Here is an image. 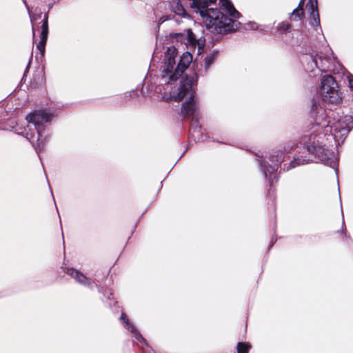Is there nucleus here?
Segmentation results:
<instances>
[{"instance_id": "f257e3e1", "label": "nucleus", "mask_w": 353, "mask_h": 353, "mask_svg": "<svg viewBox=\"0 0 353 353\" xmlns=\"http://www.w3.org/2000/svg\"><path fill=\"white\" fill-rule=\"evenodd\" d=\"M347 78L350 88L353 89V75L349 74ZM310 114L314 121V125L306 142L307 150L323 163L334 168L336 165L335 154L325 148L324 139H334L338 144L343 143L353 128V117H339V112L326 110L316 101L312 103Z\"/></svg>"}, {"instance_id": "f03ea898", "label": "nucleus", "mask_w": 353, "mask_h": 353, "mask_svg": "<svg viewBox=\"0 0 353 353\" xmlns=\"http://www.w3.org/2000/svg\"><path fill=\"white\" fill-rule=\"evenodd\" d=\"M196 79L194 75L192 77L185 76L182 79L176 92H173L171 97L174 101H181L185 98L183 103L180 114L183 117H192L190 124V137L194 141H203L201 126L199 122V103L195 97L194 86Z\"/></svg>"}, {"instance_id": "7ed1b4c3", "label": "nucleus", "mask_w": 353, "mask_h": 353, "mask_svg": "<svg viewBox=\"0 0 353 353\" xmlns=\"http://www.w3.org/2000/svg\"><path fill=\"white\" fill-rule=\"evenodd\" d=\"M216 0H192L190 7L199 13L206 28L214 34H225L238 28L235 21L214 8Z\"/></svg>"}, {"instance_id": "20e7f679", "label": "nucleus", "mask_w": 353, "mask_h": 353, "mask_svg": "<svg viewBox=\"0 0 353 353\" xmlns=\"http://www.w3.org/2000/svg\"><path fill=\"white\" fill-rule=\"evenodd\" d=\"M52 117V114L44 110H39L29 113L26 117L27 126L21 133L32 143L37 154L44 148L46 125L50 122Z\"/></svg>"}, {"instance_id": "39448f33", "label": "nucleus", "mask_w": 353, "mask_h": 353, "mask_svg": "<svg viewBox=\"0 0 353 353\" xmlns=\"http://www.w3.org/2000/svg\"><path fill=\"white\" fill-rule=\"evenodd\" d=\"M177 52L174 47H169L165 53V59L162 72V80L164 83L176 81L188 68L192 61L190 52H185L181 56L178 65L175 67Z\"/></svg>"}, {"instance_id": "423d86ee", "label": "nucleus", "mask_w": 353, "mask_h": 353, "mask_svg": "<svg viewBox=\"0 0 353 353\" xmlns=\"http://www.w3.org/2000/svg\"><path fill=\"white\" fill-rule=\"evenodd\" d=\"M338 88L335 79L331 75H325L321 80L319 92L324 102L338 104L341 101Z\"/></svg>"}, {"instance_id": "0eeeda50", "label": "nucleus", "mask_w": 353, "mask_h": 353, "mask_svg": "<svg viewBox=\"0 0 353 353\" xmlns=\"http://www.w3.org/2000/svg\"><path fill=\"white\" fill-rule=\"evenodd\" d=\"M269 160L272 163L271 165L262 160H259V164L264 176L268 179L270 186H272L278 166L285 160V153L283 150L274 151L270 155Z\"/></svg>"}, {"instance_id": "6e6552de", "label": "nucleus", "mask_w": 353, "mask_h": 353, "mask_svg": "<svg viewBox=\"0 0 353 353\" xmlns=\"http://www.w3.org/2000/svg\"><path fill=\"white\" fill-rule=\"evenodd\" d=\"M303 61L307 62L305 70L310 72H314V68H317L322 72L332 70V64L330 60L322 55H305Z\"/></svg>"}, {"instance_id": "1a4fd4ad", "label": "nucleus", "mask_w": 353, "mask_h": 353, "mask_svg": "<svg viewBox=\"0 0 353 353\" xmlns=\"http://www.w3.org/2000/svg\"><path fill=\"white\" fill-rule=\"evenodd\" d=\"M177 39L181 40L187 46L188 49L194 51L198 47V53L201 52L204 41L201 38L197 39L190 29L186 30L183 33L179 34Z\"/></svg>"}, {"instance_id": "9d476101", "label": "nucleus", "mask_w": 353, "mask_h": 353, "mask_svg": "<svg viewBox=\"0 0 353 353\" xmlns=\"http://www.w3.org/2000/svg\"><path fill=\"white\" fill-rule=\"evenodd\" d=\"M307 6L309 7L308 10L310 17L309 21L310 25L312 26L316 30H318V29L321 30L317 0H309Z\"/></svg>"}, {"instance_id": "9b49d317", "label": "nucleus", "mask_w": 353, "mask_h": 353, "mask_svg": "<svg viewBox=\"0 0 353 353\" xmlns=\"http://www.w3.org/2000/svg\"><path fill=\"white\" fill-rule=\"evenodd\" d=\"M48 17L47 14L43 15V18L41 19L42 25H41V32L40 41L37 45V48L39 50L42 55L44 54L45 52V47L48 39Z\"/></svg>"}, {"instance_id": "f8f14e48", "label": "nucleus", "mask_w": 353, "mask_h": 353, "mask_svg": "<svg viewBox=\"0 0 353 353\" xmlns=\"http://www.w3.org/2000/svg\"><path fill=\"white\" fill-rule=\"evenodd\" d=\"M66 273L81 285L91 288L92 283L82 272L74 268H68Z\"/></svg>"}, {"instance_id": "ddd939ff", "label": "nucleus", "mask_w": 353, "mask_h": 353, "mask_svg": "<svg viewBox=\"0 0 353 353\" xmlns=\"http://www.w3.org/2000/svg\"><path fill=\"white\" fill-rule=\"evenodd\" d=\"M121 319L125 323V328L130 330L134 335V337L137 341H140L141 343L146 345V341L142 336V335L137 330L134 325L129 321L125 313H122L121 315Z\"/></svg>"}, {"instance_id": "4468645a", "label": "nucleus", "mask_w": 353, "mask_h": 353, "mask_svg": "<svg viewBox=\"0 0 353 353\" xmlns=\"http://www.w3.org/2000/svg\"><path fill=\"white\" fill-rule=\"evenodd\" d=\"M221 7L229 14V15L234 19L240 17L241 14L235 9L233 4L230 0H219Z\"/></svg>"}, {"instance_id": "2eb2a0df", "label": "nucleus", "mask_w": 353, "mask_h": 353, "mask_svg": "<svg viewBox=\"0 0 353 353\" xmlns=\"http://www.w3.org/2000/svg\"><path fill=\"white\" fill-rule=\"evenodd\" d=\"M170 8L172 12H174L179 16L183 17H186L188 16L179 0H172L170 3Z\"/></svg>"}, {"instance_id": "dca6fc26", "label": "nucleus", "mask_w": 353, "mask_h": 353, "mask_svg": "<svg viewBox=\"0 0 353 353\" xmlns=\"http://www.w3.org/2000/svg\"><path fill=\"white\" fill-rule=\"evenodd\" d=\"M303 0H301L297 8L293 10L292 12V16L293 17V20L299 21L302 19L304 15L303 8Z\"/></svg>"}, {"instance_id": "f3484780", "label": "nucleus", "mask_w": 353, "mask_h": 353, "mask_svg": "<svg viewBox=\"0 0 353 353\" xmlns=\"http://www.w3.org/2000/svg\"><path fill=\"white\" fill-rule=\"evenodd\" d=\"M309 161H310V159H308L296 158L290 163V164L287 166L286 170H289L290 169L294 168L298 165L306 164Z\"/></svg>"}, {"instance_id": "a211bd4d", "label": "nucleus", "mask_w": 353, "mask_h": 353, "mask_svg": "<svg viewBox=\"0 0 353 353\" xmlns=\"http://www.w3.org/2000/svg\"><path fill=\"white\" fill-rule=\"evenodd\" d=\"M217 55V52H213L207 55L205 58V68L208 70L214 62Z\"/></svg>"}, {"instance_id": "6ab92c4d", "label": "nucleus", "mask_w": 353, "mask_h": 353, "mask_svg": "<svg viewBox=\"0 0 353 353\" xmlns=\"http://www.w3.org/2000/svg\"><path fill=\"white\" fill-rule=\"evenodd\" d=\"M250 348L251 346L246 343L239 342L237 344L238 353H248Z\"/></svg>"}, {"instance_id": "aec40b11", "label": "nucleus", "mask_w": 353, "mask_h": 353, "mask_svg": "<svg viewBox=\"0 0 353 353\" xmlns=\"http://www.w3.org/2000/svg\"><path fill=\"white\" fill-rule=\"evenodd\" d=\"M42 16H43L42 12H40L37 14H32V15L31 14H30V21H31V23L32 25V34H33L34 37V30H35V25H36L37 21L39 19H41Z\"/></svg>"}, {"instance_id": "412c9836", "label": "nucleus", "mask_w": 353, "mask_h": 353, "mask_svg": "<svg viewBox=\"0 0 353 353\" xmlns=\"http://www.w3.org/2000/svg\"><path fill=\"white\" fill-rule=\"evenodd\" d=\"M277 28L279 31L284 32L289 31L291 28V26L289 23L283 21L280 23Z\"/></svg>"}, {"instance_id": "4be33fe9", "label": "nucleus", "mask_w": 353, "mask_h": 353, "mask_svg": "<svg viewBox=\"0 0 353 353\" xmlns=\"http://www.w3.org/2000/svg\"><path fill=\"white\" fill-rule=\"evenodd\" d=\"M245 26L247 28L250 30H256L259 29V25L255 22L250 21L248 23H246Z\"/></svg>"}, {"instance_id": "5701e85b", "label": "nucleus", "mask_w": 353, "mask_h": 353, "mask_svg": "<svg viewBox=\"0 0 353 353\" xmlns=\"http://www.w3.org/2000/svg\"><path fill=\"white\" fill-rule=\"evenodd\" d=\"M292 34L293 37H296V41L294 43L297 44L301 43V41H299V39H298V37L301 35V32L299 30H294Z\"/></svg>"}, {"instance_id": "b1692460", "label": "nucleus", "mask_w": 353, "mask_h": 353, "mask_svg": "<svg viewBox=\"0 0 353 353\" xmlns=\"http://www.w3.org/2000/svg\"><path fill=\"white\" fill-rule=\"evenodd\" d=\"M30 59H32V57H31ZM30 63H31V59H30V60H29V61H28V65H27V67H26V69L25 73L28 70L29 67H30Z\"/></svg>"}, {"instance_id": "393cba45", "label": "nucleus", "mask_w": 353, "mask_h": 353, "mask_svg": "<svg viewBox=\"0 0 353 353\" xmlns=\"http://www.w3.org/2000/svg\"><path fill=\"white\" fill-rule=\"evenodd\" d=\"M166 19H159V23H163Z\"/></svg>"}, {"instance_id": "a878e982", "label": "nucleus", "mask_w": 353, "mask_h": 353, "mask_svg": "<svg viewBox=\"0 0 353 353\" xmlns=\"http://www.w3.org/2000/svg\"><path fill=\"white\" fill-rule=\"evenodd\" d=\"M112 292H109V295L107 296V298H108V299H110V296H112Z\"/></svg>"}, {"instance_id": "bb28decb", "label": "nucleus", "mask_w": 353, "mask_h": 353, "mask_svg": "<svg viewBox=\"0 0 353 353\" xmlns=\"http://www.w3.org/2000/svg\"><path fill=\"white\" fill-rule=\"evenodd\" d=\"M274 241L273 240L271 241V243H270V246H272L273 244H274Z\"/></svg>"}]
</instances>
